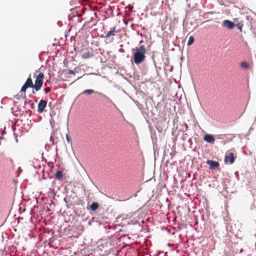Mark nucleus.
Instances as JSON below:
<instances>
[{
  "label": "nucleus",
  "instance_id": "nucleus-6",
  "mask_svg": "<svg viewBox=\"0 0 256 256\" xmlns=\"http://www.w3.org/2000/svg\"><path fill=\"white\" fill-rule=\"evenodd\" d=\"M222 26L230 30H231L234 28L235 24L234 22H232V21L226 20L223 21Z\"/></svg>",
  "mask_w": 256,
  "mask_h": 256
},
{
  "label": "nucleus",
  "instance_id": "nucleus-1",
  "mask_svg": "<svg viewBox=\"0 0 256 256\" xmlns=\"http://www.w3.org/2000/svg\"><path fill=\"white\" fill-rule=\"evenodd\" d=\"M33 77L36 78L34 84H33L31 74H30L26 82L21 88L20 92H23L24 96H26L25 93L26 90L28 88H32L35 90L36 91H38L42 87L44 78V74L42 72H38L36 70L34 73Z\"/></svg>",
  "mask_w": 256,
  "mask_h": 256
},
{
  "label": "nucleus",
  "instance_id": "nucleus-2",
  "mask_svg": "<svg viewBox=\"0 0 256 256\" xmlns=\"http://www.w3.org/2000/svg\"><path fill=\"white\" fill-rule=\"evenodd\" d=\"M133 55L132 60L136 64L142 63L146 59L145 54L146 50L144 45H142L140 47H136L133 49Z\"/></svg>",
  "mask_w": 256,
  "mask_h": 256
},
{
  "label": "nucleus",
  "instance_id": "nucleus-20",
  "mask_svg": "<svg viewBox=\"0 0 256 256\" xmlns=\"http://www.w3.org/2000/svg\"><path fill=\"white\" fill-rule=\"evenodd\" d=\"M142 40H141V41L140 42V43H142Z\"/></svg>",
  "mask_w": 256,
  "mask_h": 256
},
{
  "label": "nucleus",
  "instance_id": "nucleus-5",
  "mask_svg": "<svg viewBox=\"0 0 256 256\" xmlns=\"http://www.w3.org/2000/svg\"><path fill=\"white\" fill-rule=\"evenodd\" d=\"M235 158L234 153L230 152L225 156L224 161L227 162H229L230 164H232L234 162Z\"/></svg>",
  "mask_w": 256,
  "mask_h": 256
},
{
  "label": "nucleus",
  "instance_id": "nucleus-7",
  "mask_svg": "<svg viewBox=\"0 0 256 256\" xmlns=\"http://www.w3.org/2000/svg\"><path fill=\"white\" fill-rule=\"evenodd\" d=\"M204 140L208 143H214L215 139L212 135L206 134L204 136Z\"/></svg>",
  "mask_w": 256,
  "mask_h": 256
},
{
  "label": "nucleus",
  "instance_id": "nucleus-10",
  "mask_svg": "<svg viewBox=\"0 0 256 256\" xmlns=\"http://www.w3.org/2000/svg\"><path fill=\"white\" fill-rule=\"evenodd\" d=\"M99 207V205L98 203L96 202H94L92 203V204L90 205V208L91 210L92 211H96Z\"/></svg>",
  "mask_w": 256,
  "mask_h": 256
},
{
  "label": "nucleus",
  "instance_id": "nucleus-11",
  "mask_svg": "<svg viewBox=\"0 0 256 256\" xmlns=\"http://www.w3.org/2000/svg\"><path fill=\"white\" fill-rule=\"evenodd\" d=\"M55 176L56 178L59 180L62 179L63 178L62 172L60 170H58Z\"/></svg>",
  "mask_w": 256,
  "mask_h": 256
},
{
  "label": "nucleus",
  "instance_id": "nucleus-4",
  "mask_svg": "<svg viewBox=\"0 0 256 256\" xmlns=\"http://www.w3.org/2000/svg\"><path fill=\"white\" fill-rule=\"evenodd\" d=\"M206 163L210 166V170H215L218 168L220 166V164L218 162L208 160Z\"/></svg>",
  "mask_w": 256,
  "mask_h": 256
},
{
  "label": "nucleus",
  "instance_id": "nucleus-19",
  "mask_svg": "<svg viewBox=\"0 0 256 256\" xmlns=\"http://www.w3.org/2000/svg\"><path fill=\"white\" fill-rule=\"evenodd\" d=\"M34 93H35L34 91V90H32V94H34Z\"/></svg>",
  "mask_w": 256,
  "mask_h": 256
},
{
  "label": "nucleus",
  "instance_id": "nucleus-9",
  "mask_svg": "<svg viewBox=\"0 0 256 256\" xmlns=\"http://www.w3.org/2000/svg\"><path fill=\"white\" fill-rule=\"evenodd\" d=\"M116 32V28L114 27L112 30L108 32V34L106 36V38H108L110 37V36H115Z\"/></svg>",
  "mask_w": 256,
  "mask_h": 256
},
{
  "label": "nucleus",
  "instance_id": "nucleus-8",
  "mask_svg": "<svg viewBox=\"0 0 256 256\" xmlns=\"http://www.w3.org/2000/svg\"><path fill=\"white\" fill-rule=\"evenodd\" d=\"M93 56H94V54L92 52H86L82 54V58L83 59H88V58L92 57Z\"/></svg>",
  "mask_w": 256,
  "mask_h": 256
},
{
  "label": "nucleus",
  "instance_id": "nucleus-17",
  "mask_svg": "<svg viewBox=\"0 0 256 256\" xmlns=\"http://www.w3.org/2000/svg\"><path fill=\"white\" fill-rule=\"evenodd\" d=\"M68 73L69 74H74V71L72 70H68Z\"/></svg>",
  "mask_w": 256,
  "mask_h": 256
},
{
  "label": "nucleus",
  "instance_id": "nucleus-14",
  "mask_svg": "<svg viewBox=\"0 0 256 256\" xmlns=\"http://www.w3.org/2000/svg\"><path fill=\"white\" fill-rule=\"evenodd\" d=\"M194 41V39L192 36H190L189 37L188 40V46H190L192 45Z\"/></svg>",
  "mask_w": 256,
  "mask_h": 256
},
{
  "label": "nucleus",
  "instance_id": "nucleus-13",
  "mask_svg": "<svg viewBox=\"0 0 256 256\" xmlns=\"http://www.w3.org/2000/svg\"><path fill=\"white\" fill-rule=\"evenodd\" d=\"M94 92V90L92 89L86 90L82 92V94H91Z\"/></svg>",
  "mask_w": 256,
  "mask_h": 256
},
{
  "label": "nucleus",
  "instance_id": "nucleus-3",
  "mask_svg": "<svg viewBox=\"0 0 256 256\" xmlns=\"http://www.w3.org/2000/svg\"><path fill=\"white\" fill-rule=\"evenodd\" d=\"M47 102L44 100H41L38 104V113L41 114L44 112V108L46 107Z\"/></svg>",
  "mask_w": 256,
  "mask_h": 256
},
{
  "label": "nucleus",
  "instance_id": "nucleus-12",
  "mask_svg": "<svg viewBox=\"0 0 256 256\" xmlns=\"http://www.w3.org/2000/svg\"><path fill=\"white\" fill-rule=\"evenodd\" d=\"M240 66L243 68L248 69L250 68V65L246 62L244 61L240 63Z\"/></svg>",
  "mask_w": 256,
  "mask_h": 256
},
{
  "label": "nucleus",
  "instance_id": "nucleus-15",
  "mask_svg": "<svg viewBox=\"0 0 256 256\" xmlns=\"http://www.w3.org/2000/svg\"><path fill=\"white\" fill-rule=\"evenodd\" d=\"M44 90L46 94H48V92H49L50 91V88H44Z\"/></svg>",
  "mask_w": 256,
  "mask_h": 256
},
{
  "label": "nucleus",
  "instance_id": "nucleus-16",
  "mask_svg": "<svg viewBox=\"0 0 256 256\" xmlns=\"http://www.w3.org/2000/svg\"><path fill=\"white\" fill-rule=\"evenodd\" d=\"M236 26L238 27V29L242 32V26H240L239 24H236Z\"/></svg>",
  "mask_w": 256,
  "mask_h": 256
},
{
  "label": "nucleus",
  "instance_id": "nucleus-18",
  "mask_svg": "<svg viewBox=\"0 0 256 256\" xmlns=\"http://www.w3.org/2000/svg\"><path fill=\"white\" fill-rule=\"evenodd\" d=\"M100 94L102 95V97H104V98H105L106 99V100H110L109 98L106 95L104 94Z\"/></svg>",
  "mask_w": 256,
  "mask_h": 256
}]
</instances>
